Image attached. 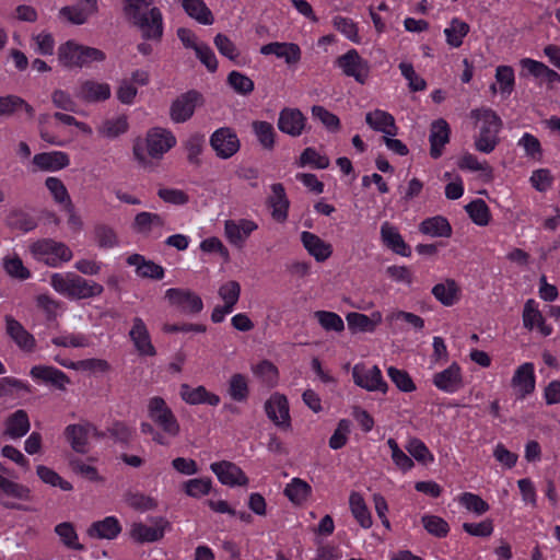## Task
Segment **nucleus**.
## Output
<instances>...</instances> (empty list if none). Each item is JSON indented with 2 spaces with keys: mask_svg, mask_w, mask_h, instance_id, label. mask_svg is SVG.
<instances>
[{
  "mask_svg": "<svg viewBox=\"0 0 560 560\" xmlns=\"http://www.w3.org/2000/svg\"><path fill=\"white\" fill-rule=\"evenodd\" d=\"M125 15L137 25L143 38L160 40L163 35V16L152 0H124Z\"/></svg>",
  "mask_w": 560,
  "mask_h": 560,
  "instance_id": "obj_1",
  "label": "nucleus"
},
{
  "mask_svg": "<svg viewBox=\"0 0 560 560\" xmlns=\"http://www.w3.org/2000/svg\"><path fill=\"white\" fill-rule=\"evenodd\" d=\"M176 144V137L171 130L154 127L148 130L144 140H138L133 144V155L137 161L147 166L149 158L161 159Z\"/></svg>",
  "mask_w": 560,
  "mask_h": 560,
  "instance_id": "obj_2",
  "label": "nucleus"
},
{
  "mask_svg": "<svg viewBox=\"0 0 560 560\" xmlns=\"http://www.w3.org/2000/svg\"><path fill=\"white\" fill-rule=\"evenodd\" d=\"M50 284L60 294L75 300L100 296L104 291L102 284L75 273H54Z\"/></svg>",
  "mask_w": 560,
  "mask_h": 560,
  "instance_id": "obj_3",
  "label": "nucleus"
},
{
  "mask_svg": "<svg viewBox=\"0 0 560 560\" xmlns=\"http://www.w3.org/2000/svg\"><path fill=\"white\" fill-rule=\"evenodd\" d=\"M106 55L101 49L68 40L58 47V61L65 68H83L92 62H102Z\"/></svg>",
  "mask_w": 560,
  "mask_h": 560,
  "instance_id": "obj_4",
  "label": "nucleus"
},
{
  "mask_svg": "<svg viewBox=\"0 0 560 560\" xmlns=\"http://www.w3.org/2000/svg\"><path fill=\"white\" fill-rule=\"evenodd\" d=\"M33 256L50 267H58L72 258L71 249L61 242L51 238L39 240L31 245Z\"/></svg>",
  "mask_w": 560,
  "mask_h": 560,
  "instance_id": "obj_5",
  "label": "nucleus"
},
{
  "mask_svg": "<svg viewBox=\"0 0 560 560\" xmlns=\"http://www.w3.org/2000/svg\"><path fill=\"white\" fill-rule=\"evenodd\" d=\"M209 142L210 147L215 152V155L222 160L232 158L241 148V142L236 132L229 127L217 129L211 135Z\"/></svg>",
  "mask_w": 560,
  "mask_h": 560,
  "instance_id": "obj_6",
  "label": "nucleus"
},
{
  "mask_svg": "<svg viewBox=\"0 0 560 560\" xmlns=\"http://www.w3.org/2000/svg\"><path fill=\"white\" fill-rule=\"evenodd\" d=\"M8 499L28 501L31 500V490L28 487L0 475V504L5 509L28 511V509L22 504Z\"/></svg>",
  "mask_w": 560,
  "mask_h": 560,
  "instance_id": "obj_7",
  "label": "nucleus"
},
{
  "mask_svg": "<svg viewBox=\"0 0 560 560\" xmlns=\"http://www.w3.org/2000/svg\"><path fill=\"white\" fill-rule=\"evenodd\" d=\"M352 377L354 384L365 390L385 394L388 389V385L377 365L368 369L364 364H355L352 369Z\"/></svg>",
  "mask_w": 560,
  "mask_h": 560,
  "instance_id": "obj_8",
  "label": "nucleus"
},
{
  "mask_svg": "<svg viewBox=\"0 0 560 560\" xmlns=\"http://www.w3.org/2000/svg\"><path fill=\"white\" fill-rule=\"evenodd\" d=\"M336 63L347 77L354 78L358 83L363 84L369 78V62L363 59L355 49H350L339 56Z\"/></svg>",
  "mask_w": 560,
  "mask_h": 560,
  "instance_id": "obj_9",
  "label": "nucleus"
},
{
  "mask_svg": "<svg viewBox=\"0 0 560 560\" xmlns=\"http://www.w3.org/2000/svg\"><path fill=\"white\" fill-rule=\"evenodd\" d=\"M258 224L248 219L226 220L224 222V234L226 240L234 247L242 249Z\"/></svg>",
  "mask_w": 560,
  "mask_h": 560,
  "instance_id": "obj_10",
  "label": "nucleus"
},
{
  "mask_svg": "<svg viewBox=\"0 0 560 560\" xmlns=\"http://www.w3.org/2000/svg\"><path fill=\"white\" fill-rule=\"evenodd\" d=\"M202 95L190 90L173 101L170 108V116L174 122H185L195 113L196 106L201 102Z\"/></svg>",
  "mask_w": 560,
  "mask_h": 560,
  "instance_id": "obj_11",
  "label": "nucleus"
},
{
  "mask_svg": "<svg viewBox=\"0 0 560 560\" xmlns=\"http://www.w3.org/2000/svg\"><path fill=\"white\" fill-rule=\"evenodd\" d=\"M265 411L267 417L279 428L289 429L291 427V418L289 413V402L285 396L273 394L265 402Z\"/></svg>",
  "mask_w": 560,
  "mask_h": 560,
  "instance_id": "obj_12",
  "label": "nucleus"
},
{
  "mask_svg": "<svg viewBox=\"0 0 560 560\" xmlns=\"http://www.w3.org/2000/svg\"><path fill=\"white\" fill-rule=\"evenodd\" d=\"M165 296L171 305L184 313H199L203 307L201 298L189 290L172 288L166 291Z\"/></svg>",
  "mask_w": 560,
  "mask_h": 560,
  "instance_id": "obj_13",
  "label": "nucleus"
},
{
  "mask_svg": "<svg viewBox=\"0 0 560 560\" xmlns=\"http://www.w3.org/2000/svg\"><path fill=\"white\" fill-rule=\"evenodd\" d=\"M210 469L217 475L219 481L225 486H246L248 478L234 463L221 460L212 463Z\"/></svg>",
  "mask_w": 560,
  "mask_h": 560,
  "instance_id": "obj_14",
  "label": "nucleus"
},
{
  "mask_svg": "<svg viewBox=\"0 0 560 560\" xmlns=\"http://www.w3.org/2000/svg\"><path fill=\"white\" fill-rule=\"evenodd\" d=\"M129 338L140 355H156V349L151 341L150 332L142 318L135 317L132 319V327L129 330Z\"/></svg>",
  "mask_w": 560,
  "mask_h": 560,
  "instance_id": "obj_15",
  "label": "nucleus"
},
{
  "mask_svg": "<svg viewBox=\"0 0 560 560\" xmlns=\"http://www.w3.org/2000/svg\"><path fill=\"white\" fill-rule=\"evenodd\" d=\"M306 120L300 109L285 107L279 113L278 128L291 137H300L305 129Z\"/></svg>",
  "mask_w": 560,
  "mask_h": 560,
  "instance_id": "obj_16",
  "label": "nucleus"
},
{
  "mask_svg": "<svg viewBox=\"0 0 560 560\" xmlns=\"http://www.w3.org/2000/svg\"><path fill=\"white\" fill-rule=\"evenodd\" d=\"M168 522L159 517L152 525L143 523H135L131 526L130 535L138 542H153L160 540L164 536Z\"/></svg>",
  "mask_w": 560,
  "mask_h": 560,
  "instance_id": "obj_17",
  "label": "nucleus"
},
{
  "mask_svg": "<svg viewBox=\"0 0 560 560\" xmlns=\"http://www.w3.org/2000/svg\"><path fill=\"white\" fill-rule=\"evenodd\" d=\"M165 224L166 221L163 215L154 212L142 211L135 217L131 226L138 234L149 236L153 232H158V237H160Z\"/></svg>",
  "mask_w": 560,
  "mask_h": 560,
  "instance_id": "obj_18",
  "label": "nucleus"
},
{
  "mask_svg": "<svg viewBox=\"0 0 560 560\" xmlns=\"http://www.w3.org/2000/svg\"><path fill=\"white\" fill-rule=\"evenodd\" d=\"M74 95L86 103L103 102L110 97V86L107 83L85 80L79 84Z\"/></svg>",
  "mask_w": 560,
  "mask_h": 560,
  "instance_id": "obj_19",
  "label": "nucleus"
},
{
  "mask_svg": "<svg viewBox=\"0 0 560 560\" xmlns=\"http://www.w3.org/2000/svg\"><path fill=\"white\" fill-rule=\"evenodd\" d=\"M5 330L14 343L23 351L33 352L35 350L36 340L23 325L11 315L5 316Z\"/></svg>",
  "mask_w": 560,
  "mask_h": 560,
  "instance_id": "obj_20",
  "label": "nucleus"
},
{
  "mask_svg": "<svg viewBox=\"0 0 560 560\" xmlns=\"http://www.w3.org/2000/svg\"><path fill=\"white\" fill-rule=\"evenodd\" d=\"M522 317L523 325L526 329H537L544 337L551 335L552 328L550 325L546 324L535 300L529 299L525 302Z\"/></svg>",
  "mask_w": 560,
  "mask_h": 560,
  "instance_id": "obj_21",
  "label": "nucleus"
},
{
  "mask_svg": "<svg viewBox=\"0 0 560 560\" xmlns=\"http://www.w3.org/2000/svg\"><path fill=\"white\" fill-rule=\"evenodd\" d=\"M513 388L517 392L518 398H524L535 389L534 364L530 362L520 365L511 381Z\"/></svg>",
  "mask_w": 560,
  "mask_h": 560,
  "instance_id": "obj_22",
  "label": "nucleus"
},
{
  "mask_svg": "<svg viewBox=\"0 0 560 560\" xmlns=\"http://www.w3.org/2000/svg\"><path fill=\"white\" fill-rule=\"evenodd\" d=\"M433 384L442 392L455 393L463 386L460 368L457 363H452L447 369L434 374Z\"/></svg>",
  "mask_w": 560,
  "mask_h": 560,
  "instance_id": "obj_23",
  "label": "nucleus"
},
{
  "mask_svg": "<svg viewBox=\"0 0 560 560\" xmlns=\"http://www.w3.org/2000/svg\"><path fill=\"white\" fill-rule=\"evenodd\" d=\"M33 164L44 172H57L70 164L69 155L62 151L37 153L33 158Z\"/></svg>",
  "mask_w": 560,
  "mask_h": 560,
  "instance_id": "obj_24",
  "label": "nucleus"
},
{
  "mask_svg": "<svg viewBox=\"0 0 560 560\" xmlns=\"http://www.w3.org/2000/svg\"><path fill=\"white\" fill-rule=\"evenodd\" d=\"M94 430L90 423L86 424H69L65 429V436L71 448L81 454L89 452V435Z\"/></svg>",
  "mask_w": 560,
  "mask_h": 560,
  "instance_id": "obj_25",
  "label": "nucleus"
},
{
  "mask_svg": "<svg viewBox=\"0 0 560 560\" xmlns=\"http://www.w3.org/2000/svg\"><path fill=\"white\" fill-rule=\"evenodd\" d=\"M260 54L266 56L275 55L278 58L284 59L289 66L296 65L301 60V49L294 43H269L260 47Z\"/></svg>",
  "mask_w": 560,
  "mask_h": 560,
  "instance_id": "obj_26",
  "label": "nucleus"
},
{
  "mask_svg": "<svg viewBox=\"0 0 560 560\" xmlns=\"http://www.w3.org/2000/svg\"><path fill=\"white\" fill-rule=\"evenodd\" d=\"M451 129L446 120L438 119L432 122L430 130V155L439 159L443 153V148L450 141Z\"/></svg>",
  "mask_w": 560,
  "mask_h": 560,
  "instance_id": "obj_27",
  "label": "nucleus"
},
{
  "mask_svg": "<svg viewBox=\"0 0 560 560\" xmlns=\"http://www.w3.org/2000/svg\"><path fill=\"white\" fill-rule=\"evenodd\" d=\"M179 395L182 399L189 405L207 404L218 406L221 400L217 394L208 392L202 385L191 387L188 384H182Z\"/></svg>",
  "mask_w": 560,
  "mask_h": 560,
  "instance_id": "obj_28",
  "label": "nucleus"
},
{
  "mask_svg": "<svg viewBox=\"0 0 560 560\" xmlns=\"http://www.w3.org/2000/svg\"><path fill=\"white\" fill-rule=\"evenodd\" d=\"M271 194L268 197L267 203L271 208V215L278 222H284L288 219L289 199L282 184H272Z\"/></svg>",
  "mask_w": 560,
  "mask_h": 560,
  "instance_id": "obj_29",
  "label": "nucleus"
},
{
  "mask_svg": "<svg viewBox=\"0 0 560 560\" xmlns=\"http://www.w3.org/2000/svg\"><path fill=\"white\" fill-rule=\"evenodd\" d=\"M348 328L352 332H373L375 328L383 322V315L380 311L371 313L370 316L351 312L346 316Z\"/></svg>",
  "mask_w": 560,
  "mask_h": 560,
  "instance_id": "obj_30",
  "label": "nucleus"
},
{
  "mask_svg": "<svg viewBox=\"0 0 560 560\" xmlns=\"http://www.w3.org/2000/svg\"><path fill=\"white\" fill-rule=\"evenodd\" d=\"M301 242L308 254L313 256L317 261H325L332 254L331 245L312 232H302Z\"/></svg>",
  "mask_w": 560,
  "mask_h": 560,
  "instance_id": "obj_31",
  "label": "nucleus"
},
{
  "mask_svg": "<svg viewBox=\"0 0 560 560\" xmlns=\"http://www.w3.org/2000/svg\"><path fill=\"white\" fill-rule=\"evenodd\" d=\"M385 319L389 327L395 331L405 330L406 326H409L417 331H421L424 328V319L410 312L394 311L389 313Z\"/></svg>",
  "mask_w": 560,
  "mask_h": 560,
  "instance_id": "obj_32",
  "label": "nucleus"
},
{
  "mask_svg": "<svg viewBox=\"0 0 560 560\" xmlns=\"http://www.w3.org/2000/svg\"><path fill=\"white\" fill-rule=\"evenodd\" d=\"M121 532L119 521L115 516H107L102 521H96L90 525L86 533L90 537L96 539H114Z\"/></svg>",
  "mask_w": 560,
  "mask_h": 560,
  "instance_id": "obj_33",
  "label": "nucleus"
},
{
  "mask_svg": "<svg viewBox=\"0 0 560 560\" xmlns=\"http://www.w3.org/2000/svg\"><path fill=\"white\" fill-rule=\"evenodd\" d=\"M129 266L136 267V272L141 278L161 280L164 277V268L152 260H147L140 254H132L127 258Z\"/></svg>",
  "mask_w": 560,
  "mask_h": 560,
  "instance_id": "obj_34",
  "label": "nucleus"
},
{
  "mask_svg": "<svg viewBox=\"0 0 560 560\" xmlns=\"http://www.w3.org/2000/svg\"><path fill=\"white\" fill-rule=\"evenodd\" d=\"M30 428L28 415L23 409L14 411L4 421V434L14 440L24 436Z\"/></svg>",
  "mask_w": 560,
  "mask_h": 560,
  "instance_id": "obj_35",
  "label": "nucleus"
},
{
  "mask_svg": "<svg viewBox=\"0 0 560 560\" xmlns=\"http://www.w3.org/2000/svg\"><path fill=\"white\" fill-rule=\"evenodd\" d=\"M476 122L481 121L479 133L498 136L502 127L501 118L490 108H477L470 112Z\"/></svg>",
  "mask_w": 560,
  "mask_h": 560,
  "instance_id": "obj_36",
  "label": "nucleus"
},
{
  "mask_svg": "<svg viewBox=\"0 0 560 560\" xmlns=\"http://www.w3.org/2000/svg\"><path fill=\"white\" fill-rule=\"evenodd\" d=\"M366 124L375 131L383 132L385 136H396L397 127L394 117L384 110L375 109L365 116Z\"/></svg>",
  "mask_w": 560,
  "mask_h": 560,
  "instance_id": "obj_37",
  "label": "nucleus"
},
{
  "mask_svg": "<svg viewBox=\"0 0 560 560\" xmlns=\"http://www.w3.org/2000/svg\"><path fill=\"white\" fill-rule=\"evenodd\" d=\"M381 237L383 243L396 254L405 257L411 254L409 246L405 243L398 230L388 222L382 224Z\"/></svg>",
  "mask_w": 560,
  "mask_h": 560,
  "instance_id": "obj_38",
  "label": "nucleus"
},
{
  "mask_svg": "<svg viewBox=\"0 0 560 560\" xmlns=\"http://www.w3.org/2000/svg\"><path fill=\"white\" fill-rule=\"evenodd\" d=\"M433 296L444 306H452L459 301L460 289L455 280L446 279L432 288Z\"/></svg>",
  "mask_w": 560,
  "mask_h": 560,
  "instance_id": "obj_39",
  "label": "nucleus"
},
{
  "mask_svg": "<svg viewBox=\"0 0 560 560\" xmlns=\"http://www.w3.org/2000/svg\"><path fill=\"white\" fill-rule=\"evenodd\" d=\"M19 110H24L30 119L35 115L34 107L22 97L13 94L0 96V116H11Z\"/></svg>",
  "mask_w": 560,
  "mask_h": 560,
  "instance_id": "obj_40",
  "label": "nucleus"
},
{
  "mask_svg": "<svg viewBox=\"0 0 560 560\" xmlns=\"http://www.w3.org/2000/svg\"><path fill=\"white\" fill-rule=\"evenodd\" d=\"M185 12L198 23L211 25L214 18L203 0H179Z\"/></svg>",
  "mask_w": 560,
  "mask_h": 560,
  "instance_id": "obj_41",
  "label": "nucleus"
},
{
  "mask_svg": "<svg viewBox=\"0 0 560 560\" xmlns=\"http://www.w3.org/2000/svg\"><path fill=\"white\" fill-rule=\"evenodd\" d=\"M419 230L421 233L432 237H448L452 234L450 222L441 215L423 220L420 223Z\"/></svg>",
  "mask_w": 560,
  "mask_h": 560,
  "instance_id": "obj_42",
  "label": "nucleus"
},
{
  "mask_svg": "<svg viewBox=\"0 0 560 560\" xmlns=\"http://www.w3.org/2000/svg\"><path fill=\"white\" fill-rule=\"evenodd\" d=\"M85 2L84 8L78 7H63L60 10V15L66 18L72 24L81 25L84 24L88 19L96 13L97 11V1L94 0V7L92 8V2L89 0H83Z\"/></svg>",
  "mask_w": 560,
  "mask_h": 560,
  "instance_id": "obj_43",
  "label": "nucleus"
},
{
  "mask_svg": "<svg viewBox=\"0 0 560 560\" xmlns=\"http://www.w3.org/2000/svg\"><path fill=\"white\" fill-rule=\"evenodd\" d=\"M469 31L470 27L466 22L458 18H453L450 25L444 30L446 43L453 48H458Z\"/></svg>",
  "mask_w": 560,
  "mask_h": 560,
  "instance_id": "obj_44",
  "label": "nucleus"
},
{
  "mask_svg": "<svg viewBox=\"0 0 560 560\" xmlns=\"http://www.w3.org/2000/svg\"><path fill=\"white\" fill-rule=\"evenodd\" d=\"M349 505L357 522L363 528H370L372 526V516L363 497L358 492H352L349 497Z\"/></svg>",
  "mask_w": 560,
  "mask_h": 560,
  "instance_id": "obj_45",
  "label": "nucleus"
},
{
  "mask_svg": "<svg viewBox=\"0 0 560 560\" xmlns=\"http://www.w3.org/2000/svg\"><path fill=\"white\" fill-rule=\"evenodd\" d=\"M311 493V486L300 478H293L284 488V495L294 504H302Z\"/></svg>",
  "mask_w": 560,
  "mask_h": 560,
  "instance_id": "obj_46",
  "label": "nucleus"
},
{
  "mask_svg": "<svg viewBox=\"0 0 560 560\" xmlns=\"http://www.w3.org/2000/svg\"><path fill=\"white\" fill-rule=\"evenodd\" d=\"M253 131L259 144L266 150H272L276 144V131L273 126L264 120H256L252 124Z\"/></svg>",
  "mask_w": 560,
  "mask_h": 560,
  "instance_id": "obj_47",
  "label": "nucleus"
},
{
  "mask_svg": "<svg viewBox=\"0 0 560 560\" xmlns=\"http://www.w3.org/2000/svg\"><path fill=\"white\" fill-rule=\"evenodd\" d=\"M465 210L475 224L480 226L489 224L491 214L485 200L475 199L465 206Z\"/></svg>",
  "mask_w": 560,
  "mask_h": 560,
  "instance_id": "obj_48",
  "label": "nucleus"
},
{
  "mask_svg": "<svg viewBox=\"0 0 560 560\" xmlns=\"http://www.w3.org/2000/svg\"><path fill=\"white\" fill-rule=\"evenodd\" d=\"M186 158L189 164L198 167L201 165L200 155L205 148V137L199 133L191 135L184 143Z\"/></svg>",
  "mask_w": 560,
  "mask_h": 560,
  "instance_id": "obj_49",
  "label": "nucleus"
},
{
  "mask_svg": "<svg viewBox=\"0 0 560 560\" xmlns=\"http://www.w3.org/2000/svg\"><path fill=\"white\" fill-rule=\"evenodd\" d=\"M60 365L77 370V371H86V372H108L110 370L109 363L104 359H84L75 362H60Z\"/></svg>",
  "mask_w": 560,
  "mask_h": 560,
  "instance_id": "obj_50",
  "label": "nucleus"
},
{
  "mask_svg": "<svg viewBox=\"0 0 560 560\" xmlns=\"http://www.w3.org/2000/svg\"><path fill=\"white\" fill-rule=\"evenodd\" d=\"M228 393L234 401H245L249 395L247 377L241 373L233 374L229 381Z\"/></svg>",
  "mask_w": 560,
  "mask_h": 560,
  "instance_id": "obj_51",
  "label": "nucleus"
},
{
  "mask_svg": "<svg viewBox=\"0 0 560 560\" xmlns=\"http://www.w3.org/2000/svg\"><path fill=\"white\" fill-rule=\"evenodd\" d=\"M52 345L63 348H86L91 346V338L81 332H67L51 339Z\"/></svg>",
  "mask_w": 560,
  "mask_h": 560,
  "instance_id": "obj_52",
  "label": "nucleus"
},
{
  "mask_svg": "<svg viewBox=\"0 0 560 560\" xmlns=\"http://www.w3.org/2000/svg\"><path fill=\"white\" fill-rule=\"evenodd\" d=\"M7 224L11 229L30 232L37 226L36 220L22 210H12L7 217Z\"/></svg>",
  "mask_w": 560,
  "mask_h": 560,
  "instance_id": "obj_53",
  "label": "nucleus"
},
{
  "mask_svg": "<svg viewBox=\"0 0 560 560\" xmlns=\"http://www.w3.org/2000/svg\"><path fill=\"white\" fill-rule=\"evenodd\" d=\"M314 317L326 331L341 332L345 330L343 319L337 313L329 311H316Z\"/></svg>",
  "mask_w": 560,
  "mask_h": 560,
  "instance_id": "obj_54",
  "label": "nucleus"
},
{
  "mask_svg": "<svg viewBox=\"0 0 560 560\" xmlns=\"http://www.w3.org/2000/svg\"><path fill=\"white\" fill-rule=\"evenodd\" d=\"M94 240L101 248H113L118 245L115 230L106 224H97L94 228Z\"/></svg>",
  "mask_w": 560,
  "mask_h": 560,
  "instance_id": "obj_55",
  "label": "nucleus"
},
{
  "mask_svg": "<svg viewBox=\"0 0 560 560\" xmlns=\"http://www.w3.org/2000/svg\"><path fill=\"white\" fill-rule=\"evenodd\" d=\"M45 186L51 194L55 202L62 205L63 207H66L68 202H72L67 187L58 177H47Z\"/></svg>",
  "mask_w": 560,
  "mask_h": 560,
  "instance_id": "obj_56",
  "label": "nucleus"
},
{
  "mask_svg": "<svg viewBox=\"0 0 560 560\" xmlns=\"http://www.w3.org/2000/svg\"><path fill=\"white\" fill-rule=\"evenodd\" d=\"M458 503L478 515L485 514L490 509L489 504L482 498L471 492L462 493L458 497Z\"/></svg>",
  "mask_w": 560,
  "mask_h": 560,
  "instance_id": "obj_57",
  "label": "nucleus"
},
{
  "mask_svg": "<svg viewBox=\"0 0 560 560\" xmlns=\"http://www.w3.org/2000/svg\"><path fill=\"white\" fill-rule=\"evenodd\" d=\"M425 530L439 538L447 536L450 526L445 520L436 515H423L421 518Z\"/></svg>",
  "mask_w": 560,
  "mask_h": 560,
  "instance_id": "obj_58",
  "label": "nucleus"
},
{
  "mask_svg": "<svg viewBox=\"0 0 560 560\" xmlns=\"http://www.w3.org/2000/svg\"><path fill=\"white\" fill-rule=\"evenodd\" d=\"M125 502L132 509L141 512L154 510L158 506L156 501L140 492H127L125 494Z\"/></svg>",
  "mask_w": 560,
  "mask_h": 560,
  "instance_id": "obj_59",
  "label": "nucleus"
},
{
  "mask_svg": "<svg viewBox=\"0 0 560 560\" xmlns=\"http://www.w3.org/2000/svg\"><path fill=\"white\" fill-rule=\"evenodd\" d=\"M36 472L40 480L47 485L59 487L63 491L72 490V485L62 479L55 470L50 469L49 467L39 465L36 468Z\"/></svg>",
  "mask_w": 560,
  "mask_h": 560,
  "instance_id": "obj_60",
  "label": "nucleus"
},
{
  "mask_svg": "<svg viewBox=\"0 0 560 560\" xmlns=\"http://www.w3.org/2000/svg\"><path fill=\"white\" fill-rule=\"evenodd\" d=\"M211 486L212 482L209 478L189 479L183 483L185 493L196 499L207 495L211 490Z\"/></svg>",
  "mask_w": 560,
  "mask_h": 560,
  "instance_id": "obj_61",
  "label": "nucleus"
},
{
  "mask_svg": "<svg viewBox=\"0 0 560 560\" xmlns=\"http://www.w3.org/2000/svg\"><path fill=\"white\" fill-rule=\"evenodd\" d=\"M228 83L236 93L241 95L250 94L255 88L254 81L238 71H231L229 73Z\"/></svg>",
  "mask_w": 560,
  "mask_h": 560,
  "instance_id": "obj_62",
  "label": "nucleus"
},
{
  "mask_svg": "<svg viewBox=\"0 0 560 560\" xmlns=\"http://www.w3.org/2000/svg\"><path fill=\"white\" fill-rule=\"evenodd\" d=\"M218 294L223 300L225 308H234L241 295V285L237 281L230 280L219 288Z\"/></svg>",
  "mask_w": 560,
  "mask_h": 560,
  "instance_id": "obj_63",
  "label": "nucleus"
},
{
  "mask_svg": "<svg viewBox=\"0 0 560 560\" xmlns=\"http://www.w3.org/2000/svg\"><path fill=\"white\" fill-rule=\"evenodd\" d=\"M153 423L161 429V433L171 441L179 435L180 424L174 415V412L168 413L165 417H161L153 421Z\"/></svg>",
  "mask_w": 560,
  "mask_h": 560,
  "instance_id": "obj_64",
  "label": "nucleus"
}]
</instances>
